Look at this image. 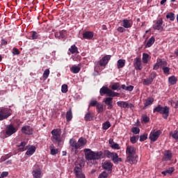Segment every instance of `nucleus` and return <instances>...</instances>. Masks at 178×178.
<instances>
[{
  "instance_id": "nucleus-1",
  "label": "nucleus",
  "mask_w": 178,
  "mask_h": 178,
  "mask_svg": "<svg viewBox=\"0 0 178 178\" xmlns=\"http://www.w3.org/2000/svg\"><path fill=\"white\" fill-rule=\"evenodd\" d=\"M83 152L88 163H92L94 161H98L104 158V152H102V151L94 152L91 150V149H84Z\"/></svg>"
},
{
  "instance_id": "nucleus-2",
  "label": "nucleus",
  "mask_w": 178,
  "mask_h": 178,
  "mask_svg": "<svg viewBox=\"0 0 178 178\" xmlns=\"http://www.w3.org/2000/svg\"><path fill=\"white\" fill-rule=\"evenodd\" d=\"M170 108L168 106H162L161 104H159L153 109V113H155L157 112L161 115H163V119H168L169 117V111Z\"/></svg>"
},
{
  "instance_id": "nucleus-3",
  "label": "nucleus",
  "mask_w": 178,
  "mask_h": 178,
  "mask_svg": "<svg viewBox=\"0 0 178 178\" xmlns=\"http://www.w3.org/2000/svg\"><path fill=\"white\" fill-rule=\"evenodd\" d=\"M12 115V110L8 108L0 107V121L5 120Z\"/></svg>"
},
{
  "instance_id": "nucleus-4",
  "label": "nucleus",
  "mask_w": 178,
  "mask_h": 178,
  "mask_svg": "<svg viewBox=\"0 0 178 178\" xmlns=\"http://www.w3.org/2000/svg\"><path fill=\"white\" fill-rule=\"evenodd\" d=\"M62 131L59 129H54L51 131V140L52 141H56V143H61L62 139L60 138V135Z\"/></svg>"
},
{
  "instance_id": "nucleus-5",
  "label": "nucleus",
  "mask_w": 178,
  "mask_h": 178,
  "mask_svg": "<svg viewBox=\"0 0 178 178\" xmlns=\"http://www.w3.org/2000/svg\"><path fill=\"white\" fill-rule=\"evenodd\" d=\"M162 134V131L161 130H155L153 129L150 132L149 138L150 141H152L153 143H155L158 138H159V136Z\"/></svg>"
},
{
  "instance_id": "nucleus-6",
  "label": "nucleus",
  "mask_w": 178,
  "mask_h": 178,
  "mask_svg": "<svg viewBox=\"0 0 178 178\" xmlns=\"http://www.w3.org/2000/svg\"><path fill=\"white\" fill-rule=\"evenodd\" d=\"M17 131V127L13 126V124H9L6 126V134L8 137L15 134Z\"/></svg>"
},
{
  "instance_id": "nucleus-7",
  "label": "nucleus",
  "mask_w": 178,
  "mask_h": 178,
  "mask_svg": "<svg viewBox=\"0 0 178 178\" xmlns=\"http://www.w3.org/2000/svg\"><path fill=\"white\" fill-rule=\"evenodd\" d=\"M153 29L154 30H158L159 31H163V20L162 18L154 21Z\"/></svg>"
},
{
  "instance_id": "nucleus-8",
  "label": "nucleus",
  "mask_w": 178,
  "mask_h": 178,
  "mask_svg": "<svg viewBox=\"0 0 178 178\" xmlns=\"http://www.w3.org/2000/svg\"><path fill=\"white\" fill-rule=\"evenodd\" d=\"M74 173L76 178H86V175L83 172L81 165H76L74 169Z\"/></svg>"
},
{
  "instance_id": "nucleus-9",
  "label": "nucleus",
  "mask_w": 178,
  "mask_h": 178,
  "mask_svg": "<svg viewBox=\"0 0 178 178\" xmlns=\"http://www.w3.org/2000/svg\"><path fill=\"white\" fill-rule=\"evenodd\" d=\"M138 156L137 154H130L127 156V161L131 165H136L138 162Z\"/></svg>"
},
{
  "instance_id": "nucleus-10",
  "label": "nucleus",
  "mask_w": 178,
  "mask_h": 178,
  "mask_svg": "<svg viewBox=\"0 0 178 178\" xmlns=\"http://www.w3.org/2000/svg\"><path fill=\"white\" fill-rule=\"evenodd\" d=\"M70 147L74 152H77V150L80 149L78 142H76L74 138L70 139Z\"/></svg>"
},
{
  "instance_id": "nucleus-11",
  "label": "nucleus",
  "mask_w": 178,
  "mask_h": 178,
  "mask_svg": "<svg viewBox=\"0 0 178 178\" xmlns=\"http://www.w3.org/2000/svg\"><path fill=\"white\" fill-rule=\"evenodd\" d=\"M111 58H112V56L111 55H106L104 56L99 61V66H106L108 65V63L109 60H111Z\"/></svg>"
},
{
  "instance_id": "nucleus-12",
  "label": "nucleus",
  "mask_w": 178,
  "mask_h": 178,
  "mask_svg": "<svg viewBox=\"0 0 178 178\" xmlns=\"http://www.w3.org/2000/svg\"><path fill=\"white\" fill-rule=\"evenodd\" d=\"M117 105L122 109H126V108H131L134 106L132 104H129V102L123 101L117 102Z\"/></svg>"
},
{
  "instance_id": "nucleus-13",
  "label": "nucleus",
  "mask_w": 178,
  "mask_h": 178,
  "mask_svg": "<svg viewBox=\"0 0 178 178\" xmlns=\"http://www.w3.org/2000/svg\"><path fill=\"white\" fill-rule=\"evenodd\" d=\"M113 164L109 161H104L102 163V168L105 170L108 171V173H112V167Z\"/></svg>"
},
{
  "instance_id": "nucleus-14",
  "label": "nucleus",
  "mask_w": 178,
  "mask_h": 178,
  "mask_svg": "<svg viewBox=\"0 0 178 178\" xmlns=\"http://www.w3.org/2000/svg\"><path fill=\"white\" fill-rule=\"evenodd\" d=\"M134 66L136 70H143V64L141 63V58H136L134 59Z\"/></svg>"
},
{
  "instance_id": "nucleus-15",
  "label": "nucleus",
  "mask_w": 178,
  "mask_h": 178,
  "mask_svg": "<svg viewBox=\"0 0 178 178\" xmlns=\"http://www.w3.org/2000/svg\"><path fill=\"white\" fill-rule=\"evenodd\" d=\"M124 29H131L133 27V21L127 19H124L122 24Z\"/></svg>"
},
{
  "instance_id": "nucleus-16",
  "label": "nucleus",
  "mask_w": 178,
  "mask_h": 178,
  "mask_svg": "<svg viewBox=\"0 0 178 178\" xmlns=\"http://www.w3.org/2000/svg\"><path fill=\"white\" fill-rule=\"evenodd\" d=\"M127 156L128 155H136V147L132 145H128L126 149Z\"/></svg>"
},
{
  "instance_id": "nucleus-17",
  "label": "nucleus",
  "mask_w": 178,
  "mask_h": 178,
  "mask_svg": "<svg viewBox=\"0 0 178 178\" xmlns=\"http://www.w3.org/2000/svg\"><path fill=\"white\" fill-rule=\"evenodd\" d=\"M172 156H173V154H172V152L170 150H167L165 152L162 161H170V159H172Z\"/></svg>"
},
{
  "instance_id": "nucleus-18",
  "label": "nucleus",
  "mask_w": 178,
  "mask_h": 178,
  "mask_svg": "<svg viewBox=\"0 0 178 178\" xmlns=\"http://www.w3.org/2000/svg\"><path fill=\"white\" fill-rule=\"evenodd\" d=\"M94 38V33L90 31H86L83 33V40H92Z\"/></svg>"
},
{
  "instance_id": "nucleus-19",
  "label": "nucleus",
  "mask_w": 178,
  "mask_h": 178,
  "mask_svg": "<svg viewBox=\"0 0 178 178\" xmlns=\"http://www.w3.org/2000/svg\"><path fill=\"white\" fill-rule=\"evenodd\" d=\"M22 131L24 134H28L29 136L33 134V129L30 126H24L22 128Z\"/></svg>"
},
{
  "instance_id": "nucleus-20",
  "label": "nucleus",
  "mask_w": 178,
  "mask_h": 178,
  "mask_svg": "<svg viewBox=\"0 0 178 178\" xmlns=\"http://www.w3.org/2000/svg\"><path fill=\"white\" fill-rule=\"evenodd\" d=\"M81 65V64L79 63L78 65H72L70 69V72H72V73H74V74H77V73H79L80 70H81V68L80 67Z\"/></svg>"
},
{
  "instance_id": "nucleus-21",
  "label": "nucleus",
  "mask_w": 178,
  "mask_h": 178,
  "mask_svg": "<svg viewBox=\"0 0 178 178\" xmlns=\"http://www.w3.org/2000/svg\"><path fill=\"white\" fill-rule=\"evenodd\" d=\"M27 145V143L23 141V142H21L20 145H18V151L19 152H23L24 151H26V149H27L29 148V146H26Z\"/></svg>"
},
{
  "instance_id": "nucleus-22",
  "label": "nucleus",
  "mask_w": 178,
  "mask_h": 178,
  "mask_svg": "<svg viewBox=\"0 0 178 178\" xmlns=\"http://www.w3.org/2000/svg\"><path fill=\"white\" fill-rule=\"evenodd\" d=\"M87 144V140L83 137L80 138L78 140V146L79 147V149H81Z\"/></svg>"
},
{
  "instance_id": "nucleus-23",
  "label": "nucleus",
  "mask_w": 178,
  "mask_h": 178,
  "mask_svg": "<svg viewBox=\"0 0 178 178\" xmlns=\"http://www.w3.org/2000/svg\"><path fill=\"white\" fill-rule=\"evenodd\" d=\"M32 175L34 178H42V174L41 173V169L35 170L32 172Z\"/></svg>"
},
{
  "instance_id": "nucleus-24",
  "label": "nucleus",
  "mask_w": 178,
  "mask_h": 178,
  "mask_svg": "<svg viewBox=\"0 0 178 178\" xmlns=\"http://www.w3.org/2000/svg\"><path fill=\"white\" fill-rule=\"evenodd\" d=\"M68 51L70 52L68 55H70V54H79V49L76 47V44H72Z\"/></svg>"
},
{
  "instance_id": "nucleus-25",
  "label": "nucleus",
  "mask_w": 178,
  "mask_h": 178,
  "mask_svg": "<svg viewBox=\"0 0 178 178\" xmlns=\"http://www.w3.org/2000/svg\"><path fill=\"white\" fill-rule=\"evenodd\" d=\"M125 65H126V60L124 59H120L117 61L118 69H122V67H124Z\"/></svg>"
},
{
  "instance_id": "nucleus-26",
  "label": "nucleus",
  "mask_w": 178,
  "mask_h": 178,
  "mask_svg": "<svg viewBox=\"0 0 178 178\" xmlns=\"http://www.w3.org/2000/svg\"><path fill=\"white\" fill-rule=\"evenodd\" d=\"M93 118H94V115L90 112L86 113L84 116V119L86 122H91V120H92Z\"/></svg>"
},
{
  "instance_id": "nucleus-27",
  "label": "nucleus",
  "mask_w": 178,
  "mask_h": 178,
  "mask_svg": "<svg viewBox=\"0 0 178 178\" xmlns=\"http://www.w3.org/2000/svg\"><path fill=\"white\" fill-rule=\"evenodd\" d=\"M112 161L113 163H115V165H118L119 162H122V158H120L119 155H118V153H115L113 156Z\"/></svg>"
},
{
  "instance_id": "nucleus-28",
  "label": "nucleus",
  "mask_w": 178,
  "mask_h": 178,
  "mask_svg": "<svg viewBox=\"0 0 178 178\" xmlns=\"http://www.w3.org/2000/svg\"><path fill=\"white\" fill-rule=\"evenodd\" d=\"M49 148L51 155H56V154H59V149L55 148L54 145H50Z\"/></svg>"
},
{
  "instance_id": "nucleus-29",
  "label": "nucleus",
  "mask_w": 178,
  "mask_h": 178,
  "mask_svg": "<svg viewBox=\"0 0 178 178\" xmlns=\"http://www.w3.org/2000/svg\"><path fill=\"white\" fill-rule=\"evenodd\" d=\"M35 152V147L31 146L30 148H27V151L26 152V155L31 156Z\"/></svg>"
},
{
  "instance_id": "nucleus-30",
  "label": "nucleus",
  "mask_w": 178,
  "mask_h": 178,
  "mask_svg": "<svg viewBox=\"0 0 178 178\" xmlns=\"http://www.w3.org/2000/svg\"><path fill=\"white\" fill-rule=\"evenodd\" d=\"M152 104H154V98L148 97L144 104V108H147V106H149V105H152Z\"/></svg>"
},
{
  "instance_id": "nucleus-31",
  "label": "nucleus",
  "mask_w": 178,
  "mask_h": 178,
  "mask_svg": "<svg viewBox=\"0 0 178 178\" xmlns=\"http://www.w3.org/2000/svg\"><path fill=\"white\" fill-rule=\"evenodd\" d=\"M168 82L172 86H175V84L177 83V78H176L175 76H171L168 78Z\"/></svg>"
},
{
  "instance_id": "nucleus-32",
  "label": "nucleus",
  "mask_w": 178,
  "mask_h": 178,
  "mask_svg": "<svg viewBox=\"0 0 178 178\" xmlns=\"http://www.w3.org/2000/svg\"><path fill=\"white\" fill-rule=\"evenodd\" d=\"M108 97H119V93L112 91L108 88L107 93L106 94Z\"/></svg>"
},
{
  "instance_id": "nucleus-33",
  "label": "nucleus",
  "mask_w": 178,
  "mask_h": 178,
  "mask_svg": "<svg viewBox=\"0 0 178 178\" xmlns=\"http://www.w3.org/2000/svg\"><path fill=\"white\" fill-rule=\"evenodd\" d=\"M154 42H155V38L151 37L148 40V41H147V42L146 44V47L147 48H149V47H152V44H154Z\"/></svg>"
},
{
  "instance_id": "nucleus-34",
  "label": "nucleus",
  "mask_w": 178,
  "mask_h": 178,
  "mask_svg": "<svg viewBox=\"0 0 178 178\" xmlns=\"http://www.w3.org/2000/svg\"><path fill=\"white\" fill-rule=\"evenodd\" d=\"M66 119H67V122H70V120L73 119V114L72 113V110L67 111Z\"/></svg>"
},
{
  "instance_id": "nucleus-35",
  "label": "nucleus",
  "mask_w": 178,
  "mask_h": 178,
  "mask_svg": "<svg viewBox=\"0 0 178 178\" xmlns=\"http://www.w3.org/2000/svg\"><path fill=\"white\" fill-rule=\"evenodd\" d=\"M161 62L162 59H157V62L153 65V70H158V69H159V66H161Z\"/></svg>"
},
{
  "instance_id": "nucleus-36",
  "label": "nucleus",
  "mask_w": 178,
  "mask_h": 178,
  "mask_svg": "<svg viewBox=\"0 0 178 178\" xmlns=\"http://www.w3.org/2000/svg\"><path fill=\"white\" fill-rule=\"evenodd\" d=\"M154 81L152 79H151L149 77H148L147 79H145L143 80V85L144 86H149V84H152V82Z\"/></svg>"
},
{
  "instance_id": "nucleus-37",
  "label": "nucleus",
  "mask_w": 178,
  "mask_h": 178,
  "mask_svg": "<svg viewBox=\"0 0 178 178\" xmlns=\"http://www.w3.org/2000/svg\"><path fill=\"white\" fill-rule=\"evenodd\" d=\"M149 58V55H148V54H146V53L143 54L142 60L144 63H148Z\"/></svg>"
},
{
  "instance_id": "nucleus-38",
  "label": "nucleus",
  "mask_w": 178,
  "mask_h": 178,
  "mask_svg": "<svg viewBox=\"0 0 178 178\" xmlns=\"http://www.w3.org/2000/svg\"><path fill=\"white\" fill-rule=\"evenodd\" d=\"M111 127V122L109 121H106L102 124L103 130H108Z\"/></svg>"
},
{
  "instance_id": "nucleus-39",
  "label": "nucleus",
  "mask_w": 178,
  "mask_h": 178,
  "mask_svg": "<svg viewBox=\"0 0 178 178\" xmlns=\"http://www.w3.org/2000/svg\"><path fill=\"white\" fill-rule=\"evenodd\" d=\"M96 109L98 113H102V112H104V105L99 103L96 106Z\"/></svg>"
},
{
  "instance_id": "nucleus-40",
  "label": "nucleus",
  "mask_w": 178,
  "mask_h": 178,
  "mask_svg": "<svg viewBox=\"0 0 178 178\" xmlns=\"http://www.w3.org/2000/svg\"><path fill=\"white\" fill-rule=\"evenodd\" d=\"M108 89L109 88L108 87L103 86L99 90L100 95H104V94L106 95Z\"/></svg>"
},
{
  "instance_id": "nucleus-41",
  "label": "nucleus",
  "mask_w": 178,
  "mask_h": 178,
  "mask_svg": "<svg viewBox=\"0 0 178 178\" xmlns=\"http://www.w3.org/2000/svg\"><path fill=\"white\" fill-rule=\"evenodd\" d=\"M167 19H170L171 22H173L175 20V14L173 13H168L166 15Z\"/></svg>"
},
{
  "instance_id": "nucleus-42",
  "label": "nucleus",
  "mask_w": 178,
  "mask_h": 178,
  "mask_svg": "<svg viewBox=\"0 0 178 178\" xmlns=\"http://www.w3.org/2000/svg\"><path fill=\"white\" fill-rule=\"evenodd\" d=\"M104 104H113V98L112 97H106L104 101Z\"/></svg>"
},
{
  "instance_id": "nucleus-43",
  "label": "nucleus",
  "mask_w": 178,
  "mask_h": 178,
  "mask_svg": "<svg viewBox=\"0 0 178 178\" xmlns=\"http://www.w3.org/2000/svg\"><path fill=\"white\" fill-rule=\"evenodd\" d=\"M108 176H109V172L104 171L101 174H99L98 178H108Z\"/></svg>"
},
{
  "instance_id": "nucleus-44",
  "label": "nucleus",
  "mask_w": 178,
  "mask_h": 178,
  "mask_svg": "<svg viewBox=\"0 0 178 178\" xmlns=\"http://www.w3.org/2000/svg\"><path fill=\"white\" fill-rule=\"evenodd\" d=\"M140 137L138 136H132L130 138V141L131 144H136L137 143V140H138Z\"/></svg>"
},
{
  "instance_id": "nucleus-45",
  "label": "nucleus",
  "mask_w": 178,
  "mask_h": 178,
  "mask_svg": "<svg viewBox=\"0 0 178 178\" xmlns=\"http://www.w3.org/2000/svg\"><path fill=\"white\" fill-rule=\"evenodd\" d=\"M131 131L134 134H140V128L134 127L131 128Z\"/></svg>"
},
{
  "instance_id": "nucleus-46",
  "label": "nucleus",
  "mask_w": 178,
  "mask_h": 178,
  "mask_svg": "<svg viewBox=\"0 0 178 178\" xmlns=\"http://www.w3.org/2000/svg\"><path fill=\"white\" fill-rule=\"evenodd\" d=\"M147 138H148V134H144L140 136L139 141L143 143V141H145V140H147Z\"/></svg>"
},
{
  "instance_id": "nucleus-47",
  "label": "nucleus",
  "mask_w": 178,
  "mask_h": 178,
  "mask_svg": "<svg viewBox=\"0 0 178 178\" xmlns=\"http://www.w3.org/2000/svg\"><path fill=\"white\" fill-rule=\"evenodd\" d=\"M170 136L175 140H178V130L175 131L174 132H170Z\"/></svg>"
},
{
  "instance_id": "nucleus-48",
  "label": "nucleus",
  "mask_w": 178,
  "mask_h": 178,
  "mask_svg": "<svg viewBox=\"0 0 178 178\" xmlns=\"http://www.w3.org/2000/svg\"><path fill=\"white\" fill-rule=\"evenodd\" d=\"M141 120L143 123H148V122H149V117L143 115L142 116Z\"/></svg>"
},
{
  "instance_id": "nucleus-49",
  "label": "nucleus",
  "mask_w": 178,
  "mask_h": 178,
  "mask_svg": "<svg viewBox=\"0 0 178 178\" xmlns=\"http://www.w3.org/2000/svg\"><path fill=\"white\" fill-rule=\"evenodd\" d=\"M116 153H115V152H109V151H107L106 152V156H107L108 158H109V159H113V156H114V155Z\"/></svg>"
},
{
  "instance_id": "nucleus-50",
  "label": "nucleus",
  "mask_w": 178,
  "mask_h": 178,
  "mask_svg": "<svg viewBox=\"0 0 178 178\" xmlns=\"http://www.w3.org/2000/svg\"><path fill=\"white\" fill-rule=\"evenodd\" d=\"M61 92L64 94H66V92H67V85H66V84L62 85Z\"/></svg>"
},
{
  "instance_id": "nucleus-51",
  "label": "nucleus",
  "mask_w": 178,
  "mask_h": 178,
  "mask_svg": "<svg viewBox=\"0 0 178 178\" xmlns=\"http://www.w3.org/2000/svg\"><path fill=\"white\" fill-rule=\"evenodd\" d=\"M99 104V102H98L97 100H90L89 106H97Z\"/></svg>"
},
{
  "instance_id": "nucleus-52",
  "label": "nucleus",
  "mask_w": 178,
  "mask_h": 178,
  "mask_svg": "<svg viewBox=\"0 0 178 178\" xmlns=\"http://www.w3.org/2000/svg\"><path fill=\"white\" fill-rule=\"evenodd\" d=\"M112 149H120V146H119V144L114 143L112 144V145L111 146Z\"/></svg>"
},
{
  "instance_id": "nucleus-53",
  "label": "nucleus",
  "mask_w": 178,
  "mask_h": 178,
  "mask_svg": "<svg viewBox=\"0 0 178 178\" xmlns=\"http://www.w3.org/2000/svg\"><path fill=\"white\" fill-rule=\"evenodd\" d=\"M156 77V72H152L149 76V79L154 81V79Z\"/></svg>"
},
{
  "instance_id": "nucleus-54",
  "label": "nucleus",
  "mask_w": 178,
  "mask_h": 178,
  "mask_svg": "<svg viewBox=\"0 0 178 178\" xmlns=\"http://www.w3.org/2000/svg\"><path fill=\"white\" fill-rule=\"evenodd\" d=\"M163 72L164 74H169V72H170V68L168 67H163Z\"/></svg>"
},
{
  "instance_id": "nucleus-55",
  "label": "nucleus",
  "mask_w": 178,
  "mask_h": 178,
  "mask_svg": "<svg viewBox=\"0 0 178 178\" xmlns=\"http://www.w3.org/2000/svg\"><path fill=\"white\" fill-rule=\"evenodd\" d=\"M165 171L167 172V175H172L173 172H175V168L173 167L169 168Z\"/></svg>"
},
{
  "instance_id": "nucleus-56",
  "label": "nucleus",
  "mask_w": 178,
  "mask_h": 178,
  "mask_svg": "<svg viewBox=\"0 0 178 178\" xmlns=\"http://www.w3.org/2000/svg\"><path fill=\"white\" fill-rule=\"evenodd\" d=\"M12 53L14 56L20 55V51L17 49V48H13Z\"/></svg>"
},
{
  "instance_id": "nucleus-57",
  "label": "nucleus",
  "mask_w": 178,
  "mask_h": 178,
  "mask_svg": "<svg viewBox=\"0 0 178 178\" xmlns=\"http://www.w3.org/2000/svg\"><path fill=\"white\" fill-rule=\"evenodd\" d=\"M126 28H124V26H119L117 29V31H118V33H124V31H126Z\"/></svg>"
},
{
  "instance_id": "nucleus-58",
  "label": "nucleus",
  "mask_w": 178,
  "mask_h": 178,
  "mask_svg": "<svg viewBox=\"0 0 178 178\" xmlns=\"http://www.w3.org/2000/svg\"><path fill=\"white\" fill-rule=\"evenodd\" d=\"M31 37H32V40H37V38H38V33H37V32L35 31H33L32 33Z\"/></svg>"
},
{
  "instance_id": "nucleus-59",
  "label": "nucleus",
  "mask_w": 178,
  "mask_h": 178,
  "mask_svg": "<svg viewBox=\"0 0 178 178\" xmlns=\"http://www.w3.org/2000/svg\"><path fill=\"white\" fill-rule=\"evenodd\" d=\"M112 90H119V83H115L111 86Z\"/></svg>"
},
{
  "instance_id": "nucleus-60",
  "label": "nucleus",
  "mask_w": 178,
  "mask_h": 178,
  "mask_svg": "<svg viewBox=\"0 0 178 178\" xmlns=\"http://www.w3.org/2000/svg\"><path fill=\"white\" fill-rule=\"evenodd\" d=\"M8 175H9V172H1V178L7 177V176H8Z\"/></svg>"
},
{
  "instance_id": "nucleus-61",
  "label": "nucleus",
  "mask_w": 178,
  "mask_h": 178,
  "mask_svg": "<svg viewBox=\"0 0 178 178\" xmlns=\"http://www.w3.org/2000/svg\"><path fill=\"white\" fill-rule=\"evenodd\" d=\"M170 104H171V105H173V104H175V109H177V108H178V100L175 103L173 100H172L170 102Z\"/></svg>"
},
{
  "instance_id": "nucleus-62",
  "label": "nucleus",
  "mask_w": 178,
  "mask_h": 178,
  "mask_svg": "<svg viewBox=\"0 0 178 178\" xmlns=\"http://www.w3.org/2000/svg\"><path fill=\"white\" fill-rule=\"evenodd\" d=\"M134 88V86H127L126 91H133Z\"/></svg>"
},
{
  "instance_id": "nucleus-63",
  "label": "nucleus",
  "mask_w": 178,
  "mask_h": 178,
  "mask_svg": "<svg viewBox=\"0 0 178 178\" xmlns=\"http://www.w3.org/2000/svg\"><path fill=\"white\" fill-rule=\"evenodd\" d=\"M49 76V69L45 70V79H48V76Z\"/></svg>"
},
{
  "instance_id": "nucleus-64",
  "label": "nucleus",
  "mask_w": 178,
  "mask_h": 178,
  "mask_svg": "<svg viewBox=\"0 0 178 178\" xmlns=\"http://www.w3.org/2000/svg\"><path fill=\"white\" fill-rule=\"evenodd\" d=\"M106 105L108 106V109H112L113 108V104H112V103H108Z\"/></svg>"
}]
</instances>
